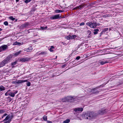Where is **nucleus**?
Wrapping results in <instances>:
<instances>
[{"mask_svg": "<svg viewBox=\"0 0 123 123\" xmlns=\"http://www.w3.org/2000/svg\"><path fill=\"white\" fill-rule=\"evenodd\" d=\"M96 116V114L93 112H88L84 115V118L89 120L95 118Z\"/></svg>", "mask_w": 123, "mask_h": 123, "instance_id": "f257e3e1", "label": "nucleus"}, {"mask_svg": "<svg viewBox=\"0 0 123 123\" xmlns=\"http://www.w3.org/2000/svg\"><path fill=\"white\" fill-rule=\"evenodd\" d=\"M11 55H9L6 58L0 62V68L2 67L5 65L6 64H7L10 62L12 58Z\"/></svg>", "mask_w": 123, "mask_h": 123, "instance_id": "f03ea898", "label": "nucleus"}, {"mask_svg": "<svg viewBox=\"0 0 123 123\" xmlns=\"http://www.w3.org/2000/svg\"><path fill=\"white\" fill-rule=\"evenodd\" d=\"M96 20H93L91 22H89L86 23V25L89 26L90 28H93L96 27Z\"/></svg>", "mask_w": 123, "mask_h": 123, "instance_id": "7ed1b4c3", "label": "nucleus"}, {"mask_svg": "<svg viewBox=\"0 0 123 123\" xmlns=\"http://www.w3.org/2000/svg\"><path fill=\"white\" fill-rule=\"evenodd\" d=\"M75 98L74 96H68L65 98L66 100L71 102L74 101Z\"/></svg>", "mask_w": 123, "mask_h": 123, "instance_id": "20e7f679", "label": "nucleus"}, {"mask_svg": "<svg viewBox=\"0 0 123 123\" xmlns=\"http://www.w3.org/2000/svg\"><path fill=\"white\" fill-rule=\"evenodd\" d=\"M61 18V15L60 14H57L52 15L50 17L51 19H58Z\"/></svg>", "mask_w": 123, "mask_h": 123, "instance_id": "39448f33", "label": "nucleus"}, {"mask_svg": "<svg viewBox=\"0 0 123 123\" xmlns=\"http://www.w3.org/2000/svg\"><path fill=\"white\" fill-rule=\"evenodd\" d=\"M13 117V116L12 115L10 116L9 115H8L3 120V121L5 122L7 120H10L11 121V119H12Z\"/></svg>", "mask_w": 123, "mask_h": 123, "instance_id": "423d86ee", "label": "nucleus"}, {"mask_svg": "<svg viewBox=\"0 0 123 123\" xmlns=\"http://www.w3.org/2000/svg\"><path fill=\"white\" fill-rule=\"evenodd\" d=\"M8 48V47L7 45H4L0 47V52L5 50Z\"/></svg>", "mask_w": 123, "mask_h": 123, "instance_id": "0eeeda50", "label": "nucleus"}, {"mask_svg": "<svg viewBox=\"0 0 123 123\" xmlns=\"http://www.w3.org/2000/svg\"><path fill=\"white\" fill-rule=\"evenodd\" d=\"M83 108H77L74 109V111L75 112H81L83 111Z\"/></svg>", "mask_w": 123, "mask_h": 123, "instance_id": "6e6552de", "label": "nucleus"}, {"mask_svg": "<svg viewBox=\"0 0 123 123\" xmlns=\"http://www.w3.org/2000/svg\"><path fill=\"white\" fill-rule=\"evenodd\" d=\"M106 111L105 109L101 110L99 111L98 113L99 114L102 115L105 113Z\"/></svg>", "mask_w": 123, "mask_h": 123, "instance_id": "1a4fd4ad", "label": "nucleus"}, {"mask_svg": "<svg viewBox=\"0 0 123 123\" xmlns=\"http://www.w3.org/2000/svg\"><path fill=\"white\" fill-rule=\"evenodd\" d=\"M29 60V58L26 57L22 58L20 60V61L22 62H25V61H28Z\"/></svg>", "mask_w": 123, "mask_h": 123, "instance_id": "9d476101", "label": "nucleus"}, {"mask_svg": "<svg viewBox=\"0 0 123 123\" xmlns=\"http://www.w3.org/2000/svg\"><path fill=\"white\" fill-rule=\"evenodd\" d=\"M108 62H109L107 60L105 61L104 59H103L102 61H100L99 62V63L101 65H103Z\"/></svg>", "mask_w": 123, "mask_h": 123, "instance_id": "9b49d317", "label": "nucleus"}, {"mask_svg": "<svg viewBox=\"0 0 123 123\" xmlns=\"http://www.w3.org/2000/svg\"><path fill=\"white\" fill-rule=\"evenodd\" d=\"M27 81L26 80H16L15 82V83H22L23 82H26Z\"/></svg>", "mask_w": 123, "mask_h": 123, "instance_id": "f8f14e48", "label": "nucleus"}, {"mask_svg": "<svg viewBox=\"0 0 123 123\" xmlns=\"http://www.w3.org/2000/svg\"><path fill=\"white\" fill-rule=\"evenodd\" d=\"M28 26L29 24L28 23H25L24 24H22L21 26L22 28H25L28 27Z\"/></svg>", "mask_w": 123, "mask_h": 123, "instance_id": "ddd939ff", "label": "nucleus"}, {"mask_svg": "<svg viewBox=\"0 0 123 123\" xmlns=\"http://www.w3.org/2000/svg\"><path fill=\"white\" fill-rule=\"evenodd\" d=\"M47 54L46 52H42L40 53H39L38 52H37L36 53L37 55H46Z\"/></svg>", "mask_w": 123, "mask_h": 123, "instance_id": "4468645a", "label": "nucleus"}, {"mask_svg": "<svg viewBox=\"0 0 123 123\" xmlns=\"http://www.w3.org/2000/svg\"><path fill=\"white\" fill-rule=\"evenodd\" d=\"M32 48L31 47H29L28 49H26L25 51H26L27 52H29L31 51L32 50Z\"/></svg>", "mask_w": 123, "mask_h": 123, "instance_id": "2eb2a0df", "label": "nucleus"}, {"mask_svg": "<svg viewBox=\"0 0 123 123\" xmlns=\"http://www.w3.org/2000/svg\"><path fill=\"white\" fill-rule=\"evenodd\" d=\"M91 32L90 30H88L87 31L86 34L87 35V37H90L91 36Z\"/></svg>", "mask_w": 123, "mask_h": 123, "instance_id": "dca6fc26", "label": "nucleus"}, {"mask_svg": "<svg viewBox=\"0 0 123 123\" xmlns=\"http://www.w3.org/2000/svg\"><path fill=\"white\" fill-rule=\"evenodd\" d=\"M21 52V50H20L18 51L17 52L13 54V55H15L16 56H17L18 55L20 54V53Z\"/></svg>", "mask_w": 123, "mask_h": 123, "instance_id": "f3484780", "label": "nucleus"}, {"mask_svg": "<svg viewBox=\"0 0 123 123\" xmlns=\"http://www.w3.org/2000/svg\"><path fill=\"white\" fill-rule=\"evenodd\" d=\"M10 90H8L7 92H6L5 93V95L6 96H7L8 95H10Z\"/></svg>", "mask_w": 123, "mask_h": 123, "instance_id": "a211bd4d", "label": "nucleus"}, {"mask_svg": "<svg viewBox=\"0 0 123 123\" xmlns=\"http://www.w3.org/2000/svg\"><path fill=\"white\" fill-rule=\"evenodd\" d=\"M21 44V43L18 42H16L15 43H14L13 45H20Z\"/></svg>", "mask_w": 123, "mask_h": 123, "instance_id": "6ab92c4d", "label": "nucleus"}, {"mask_svg": "<svg viewBox=\"0 0 123 123\" xmlns=\"http://www.w3.org/2000/svg\"><path fill=\"white\" fill-rule=\"evenodd\" d=\"M5 90V88L2 86H0V92Z\"/></svg>", "mask_w": 123, "mask_h": 123, "instance_id": "aec40b11", "label": "nucleus"}, {"mask_svg": "<svg viewBox=\"0 0 123 123\" xmlns=\"http://www.w3.org/2000/svg\"><path fill=\"white\" fill-rule=\"evenodd\" d=\"M99 31L98 29H94V32L93 33L95 35L98 33V32Z\"/></svg>", "mask_w": 123, "mask_h": 123, "instance_id": "412c9836", "label": "nucleus"}, {"mask_svg": "<svg viewBox=\"0 0 123 123\" xmlns=\"http://www.w3.org/2000/svg\"><path fill=\"white\" fill-rule=\"evenodd\" d=\"M55 12L56 13H59L62 12H63V11L59 10H55Z\"/></svg>", "mask_w": 123, "mask_h": 123, "instance_id": "4be33fe9", "label": "nucleus"}, {"mask_svg": "<svg viewBox=\"0 0 123 123\" xmlns=\"http://www.w3.org/2000/svg\"><path fill=\"white\" fill-rule=\"evenodd\" d=\"M70 121V120L69 119H67L66 120L63 121V123H68Z\"/></svg>", "mask_w": 123, "mask_h": 123, "instance_id": "5701e85b", "label": "nucleus"}, {"mask_svg": "<svg viewBox=\"0 0 123 123\" xmlns=\"http://www.w3.org/2000/svg\"><path fill=\"white\" fill-rule=\"evenodd\" d=\"M76 37V36L75 35H73L72 36H70V39H74Z\"/></svg>", "mask_w": 123, "mask_h": 123, "instance_id": "b1692460", "label": "nucleus"}, {"mask_svg": "<svg viewBox=\"0 0 123 123\" xmlns=\"http://www.w3.org/2000/svg\"><path fill=\"white\" fill-rule=\"evenodd\" d=\"M54 48V47L53 46H51V48L49 49V50L50 52H53V49Z\"/></svg>", "mask_w": 123, "mask_h": 123, "instance_id": "393cba45", "label": "nucleus"}, {"mask_svg": "<svg viewBox=\"0 0 123 123\" xmlns=\"http://www.w3.org/2000/svg\"><path fill=\"white\" fill-rule=\"evenodd\" d=\"M15 95L14 93L11 92H10V95H9L10 96L12 97H14L15 96Z\"/></svg>", "mask_w": 123, "mask_h": 123, "instance_id": "a878e982", "label": "nucleus"}, {"mask_svg": "<svg viewBox=\"0 0 123 123\" xmlns=\"http://www.w3.org/2000/svg\"><path fill=\"white\" fill-rule=\"evenodd\" d=\"M43 119L44 121H47V116H44L43 117Z\"/></svg>", "mask_w": 123, "mask_h": 123, "instance_id": "bb28decb", "label": "nucleus"}, {"mask_svg": "<svg viewBox=\"0 0 123 123\" xmlns=\"http://www.w3.org/2000/svg\"><path fill=\"white\" fill-rule=\"evenodd\" d=\"M78 6L79 7V9H81L83 8V7H84V5H81Z\"/></svg>", "mask_w": 123, "mask_h": 123, "instance_id": "cd10ccee", "label": "nucleus"}, {"mask_svg": "<svg viewBox=\"0 0 123 123\" xmlns=\"http://www.w3.org/2000/svg\"><path fill=\"white\" fill-rule=\"evenodd\" d=\"M9 18L11 20L13 21L15 19V18H13V17L12 16L10 17H9Z\"/></svg>", "mask_w": 123, "mask_h": 123, "instance_id": "c85d7f7f", "label": "nucleus"}, {"mask_svg": "<svg viewBox=\"0 0 123 123\" xmlns=\"http://www.w3.org/2000/svg\"><path fill=\"white\" fill-rule=\"evenodd\" d=\"M17 62L16 61L12 62L11 63V65H15L16 64Z\"/></svg>", "mask_w": 123, "mask_h": 123, "instance_id": "c756f323", "label": "nucleus"}, {"mask_svg": "<svg viewBox=\"0 0 123 123\" xmlns=\"http://www.w3.org/2000/svg\"><path fill=\"white\" fill-rule=\"evenodd\" d=\"M5 112V111L3 110H0V114H2Z\"/></svg>", "mask_w": 123, "mask_h": 123, "instance_id": "7c9ffc66", "label": "nucleus"}, {"mask_svg": "<svg viewBox=\"0 0 123 123\" xmlns=\"http://www.w3.org/2000/svg\"><path fill=\"white\" fill-rule=\"evenodd\" d=\"M4 24L5 25H8V23L7 21H5L4 23Z\"/></svg>", "mask_w": 123, "mask_h": 123, "instance_id": "2f4dec72", "label": "nucleus"}, {"mask_svg": "<svg viewBox=\"0 0 123 123\" xmlns=\"http://www.w3.org/2000/svg\"><path fill=\"white\" fill-rule=\"evenodd\" d=\"M99 92V91H94L92 92L93 93L97 94Z\"/></svg>", "mask_w": 123, "mask_h": 123, "instance_id": "473e14b6", "label": "nucleus"}, {"mask_svg": "<svg viewBox=\"0 0 123 123\" xmlns=\"http://www.w3.org/2000/svg\"><path fill=\"white\" fill-rule=\"evenodd\" d=\"M85 25V23L83 22H82L80 24V26H81L82 25Z\"/></svg>", "mask_w": 123, "mask_h": 123, "instance_id": "72a5a7b5", "label": "nucleus"}, {"mask_svg": "<svg viewBox=\"0 0 123 123\" xmlns=\"http://www.w3.org/2000/svg\"><path fill=\"white\" fill-rule=\"evenodd\" d=\"M36 9L37 8H36L35 7H33L32 8L31 11H36Z\"/></svg>", "mask_w": 123, "mask_h": 123, "instance_id": "f704fd0d", "label": "nucleus"}, {"mask_svg": "<svg viewBox=\"0 0 123 123\" xmlns=\"http://www.w3.org/2000/svg\"><path fill=\"white\" fill-rule=\"evenodd\" d=\"M30 2V0H26L25 1V2L27 3L28 2Z\"/></svg>", "mask_w": 123, "mask_h": 123, "instance_id": "c9c22d12", "label": "nucleus"}, {"mask_svg": "<svg viewBox=\"0 0 123 123\" xmlns=\"http://www.w3.org/2000/svg\"><path fill=\"white\" fill-rule=\"evenodd\" d=\"M108 28H105V29L104 30H103V31H104V32H105L106 31H108Z\"/></svg>", "mask_w": 123, "mask_h": 123, "instance_id": "e433bc0d", "label": "nucleus"}, {"mask_svg": "<svg viewBox=\"0 0 123 123\" xmlns=\"http://www.w3.org/2000/svg\"><path fill=\"white\" fill-rule=\"evenodd\" d=\"M27 85L28 86H29L31 85V83L30 82H28L27 83Z\"/></svg>", "mask_w": 123, "mask_h": 123, "instance_id": "4c0bfd02", "label": "nucleus"}, {"mask_svg": "<svg viewBox=\"0 0 123 123\" xmlns=\"http://www.w3.org/2000/svg\"><path fill=\"white\" fill-rule=\"evenodd\" d=\"M70 35L68 36H67L66 37V38L68 40H69L70 39Z\"/></svg>", "mask_w": 123, "mask_h": 123, "instance_id": "58836bf2", "label": "nucleus"}, {"mask_svg": "<svg viewBox=\"0 0 123 123\" xmlns=\"http://www.w3.org/2000/svg\"><path fill=\"white\" fill-rule=\"evenodd\" d=\"M80 58V56H77L76 59H75L76 60H79Z\"/></svg>", "mask_w": 123, "mask_h": 123, "instance_id": "ea45409f", "label": "nucleus"}, {"mask_svg": "<svg viewBox=\"0 0 123 123\" xmlns=\"http://www.w3.org/2000/svg\"><path fill=\"white\" fill-rule=\"evenodd\" d=\"M7 115L6 113L4 114L2 117V118H3L5 116H6Z\"/></svg>", "mask_w": 123, "mask_h": 123, "instance_id": "a19ab883", "label": "nucleus"}, {"mask_svg": "<svg viewBox=\"0 0 123 123\" xmlns=\"http://www.w3.org/2000/svg\"><path fill=\"white\" fill-rule=\"evenodd\" d=\"M108 16V15H105L103 16V17H106Z\"/></svg>", "mask_w": 123, "mask_h": 123, "instance_id": "79ce46f5", "label": "nucleus"}, {"mask_svg": "<svg viewBox=\"0 0 123 123\" xmlns=\"http://www.w3.org/2000/svg\"><path fill=\"white\" fill-rule=\"evenodd\" d=\"M96 26H99L100 25V24L98 23H97L96 21Z\"/></svg>", "mask_w": 123, "mask_h": 123, "instance_id": "37998d69", "label": "nucleus"}, {"mask_svg": "<svg viewBox=\"0 0 123 123\" xmlns=\"http://www.w3.org/2000/svg\"><path fill=\"white\" fill-rule=\"evenodd\" d=\"M79 9L78 6H77L75 7V8H74V10L75 9L77 10V9Z\"/></svg>", "mask_w": 123, "mask_h": 123, "instance_id": "c03bdc74", "label": "nucleus"}, {"mask_svg": "<svg viewBox=\"0 0 123 123\" xmlns=\"http://www.w3.org/2000/svg\"><path fill=\"white\" fill-rule=\"evenodd\" d=\"M79 9L78 6H77L75 7V8H74V10L75 9L77 10V9Z\"/></svg>", "mask_w": 123, "mask_h": 123, "instance_id": "a18cd8bd", "label": "nucleus"}, {"mask_svg": "<svg viewBox=\"0 0 123 123\" xmlns=\"http://www.w3.org/2000/svg\"><path fill=\"white\" fill-rule=\"evenodd\" d=\"M79 9L78 6H77L75 7V8H74V10L75 9L77 10V9Z\"/></svg>", "mask_w": 123, "mask_h": 123, "instance_id": "49530a36", "label": "nucleus"}, {"mask_svg": "<svg viewBox=\"0 0 123 123\" xmlns=\"http://www.w3.org/2000/svg\"><path fill=\"white\" fill-rule=\"evenodd\" d=\"M48 123H52V122L51 121H47Z\"/></svg>", "mask_w": 123, "mask_h": 123, "instance_id": "de8ad7c7", "label": "nucleus"}, {"mask_svg": "<svg viewBox=\"0 0 123 123\" xmlns=\"http://www.w3.org/2000/svg\"><path fill=\"white\" fill-rule=\"evenodd\" d=\"M41 28L42 30H44V27H41Z\"/></svg>", "mask_w": 123, "mask_h": 123, "instance_id": "09e8293b", "label": "nucleus"}, {"mask_svg": "<svg viewBox=\"0 0 123 123\" xmlns=\"http://www.w3.org/2000/svg\"><path fill=\"white\" fill-rule=\"evenodd\" d=\"M18 92V91H15V93H14L15 94L17 92Z\"/></svg>", "mask_w": 123, "mask_h": 123, "instance_id": "8fccbe9b", "label": "nucleus"}, {"mask_svg": "<svg viewBox=\"0 0 123 123\" xmlns=\"http://www.w3.org/2000/svg\"><path fill=\"white\" fill-rule=\"evenodd\" d=\"M44 29H47V26H46L45 27H44Z\"/></svg>", "mask_w": 123, "mask_h": 123, "instance_id": "3c124183", "label": "nucleus"}, {"mask_svg": "<svg viewBox=\"0 0 123 123\" xmlns=\"http://www.w3.org/2000/svg\"><path fill=\"white\" fill-rule=\"evenodd\" d=\"M16 2H17L19 1V0H16Z\"/></svg>", "mask_w": 123, "mask_h": 123, "instance_id": "603ef678", "label": "nucleus"}, {"mask_svg": "<svg viewBox=\"0 0 123 123\" xmlns=\"http://www.w3.org/2000/svg\"><path fill=\"white\" fill-rule=\"evenodd\" d=\"M2 29H1V28H0V31H2Z\"/></svg>", "mask_w": 123, "mask_h": 123, "instance_id": "864d4df0", "label": "nucleus"}, {"mask_svg": "<svg viewBox=\"0 0 123 123\" xmlns=\"http://www.w3.org/2000/svg\"><path fill=\"white\" fill-rule=\"evenodd\" d=\"M16 21H17V19H16L15 20Z\"/></svg>", "mask_w": 123, "mask_h": 123, "instance_id": "5fc2aeb1", "label": "nucleus"}, {"mask_svg": "<svg viewBox=\"0 0 123 123\" xmlns=\"http://www.w3.org/2000/svg\"><path fill=\"white\" fill-rule=\"evenodd\" d=\"M57 56H56V58H57Z\"/></svg>", "mask_w": 123, "mask_h": 123, "instance_id": "6e6d98bb", "label": "nucleus"}, {"mask_svg": "<svg viewBox=\"0 0 123 123\" xmlns=\"http://www.w3.org/2000/svg\"><path fill=\"white\" fill-rule=\"evenodd\" d=\"M102 33L101 32V34Z\"/></svg>", "mask_w": 123, "mask_h": 123, "instance_id": "4d7b16f0", "label": "nucleus"}]
</instances>
